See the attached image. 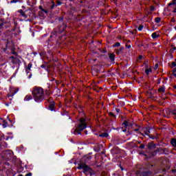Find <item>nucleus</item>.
I'll return each mask as SVG.
<instances>
[{"label": "nucleus", "mask_w": 176, "mask_h": 176, "mask_svg": "<svg viewBox=\"0 0 176 176\" xmlns=\"http://www.w3.org/2000/svg\"><path fill=\"white\" fill-rule=\"evenodd\" d=\"M32 94L35 101H42L45 98V91L42 87H34Z\"/></svg>", "instance_id": "1"}, {"label": "nucleus", "mask_w": 176, "mask_h": 176, "mask_svg": "<svg viewBox=\"0 0 176 176\" xmlns=\"http://www.w3.org/2000/svg\"><path fill=\"white\" fill-rule=\"evenodd\" d=\"M78 170H83V173H91V168L89 166L84 163L83 161H80V164H78V166L77 167Z\"/></svg>", "instance_id": "2"}, {"label": "nucleus", "mask_w": 176, "mask_h": 176, "mask_svg": "<svg viewBox=\"0 0 176 176\" xmlns=\"http://www.w3.org/2000/svg\"><path fill=\"white\" fill-rule=\"evenodd\" d=\"M80 122V124L78 125V127L75 129V133H77V134H80V132L85 130L87 126L86 120L85 118H81Z\"/></svg>", "instance_id": "3"}, {"label": "nucleus", "mask_w": 176, "mask_h": 176, "mask_svg": "<svg viewBox=\"0 0 176 176\" xmlns=\"http://www.w3.org/2000/svg\"><path fill=\"white\" fill-rule=\"evenodd\" d=\"M12 156H13V151L10 150H7L3 153V157L6 160H10V159H12Z\"/></svg>", "instance_id": "4"}, {"label": "nucleus", "mask_w": 176, "mask_h": 176, "mask_svg": "<svg viewBox=\"0 0 176 176\" xmlns=\"http://www.w3.org/2000/svg\"><path fill=\"white\" fill-rule=\"evenodd\" d=\"M59 34H61V32H64L65 31V28H67V25L65 23H63L61 25L58 27Z\"/></svg>", "instance_id": "5"}, {"label": "nucleus", "mask_w": 176, "mask_h": 176, "mask_svg": "<svg viewBox=\"0 0 176 176\" xmlns=\"http://www.w3.org/2000/svg\"><path fill=\"white\" fill-rule=\"evenodd\" d=\"M10 58H12V63L14 64H20V63H21V61L20 60V59H19V58H16L14 56H11Z\"/></svg>", "instance_id": "6"}, {"label": "nucleus", "mask_w": 176, "mask_h": 176, "mask_svg": "<svg viewBox=\"0 0 176 176\" xmlns=\"http://www.w3.org/2000/svg\"><path fill=\"white\" fill-rule=\"evenodd\" d=\"M122 126H124L125 129L126 127H131V126H133V123L129 122L127 120H124V122L122 123Z\"/></svg>", "instance_id": "7"}, {"label": "nucleus", "mask_w": 176, "mask_h": 176, "mask_svg": "<svg viewBox=\"0 0 176 176\" xmlns=\"http://www.w3.org/2000/svg\"><path fill=\"white\" fill-rule=\"evenodd\" d=\"M147 148L148 149H155L156 148V144H153V142H150L147 144Z\"/></svg>", "instance_id": "8"}, {"label": "nucleus", "mask_w": 176, "mask_h": 176, "mask_svg": "<svg viewBox=\"0 0 176 176\" xmlns=\"http://www.w3.org/2000/svg\"><path fill=\"white\" fill-rule=\"evenodd\" d=\"M160 151H161V153H164L165 155H168V148H160Z\"/></svg>", "instance_id": "9"}, {"label": "nucleus", "mask_w": 176, "mask_h": 176, "mask_svg": "<svg viewBox=\"0 0 176 176\" xmlns=\"http://www.w3.org/2000/svg\"><path fill=\"white\" fill-rule=\"evenodd\" d=\"M170 144H171L172 146H174L175 148H176V139L175 138H171L170 139Z\"/></svg>", "instance_id": "10"}, {"label": "nucleus", "mask_w": 176, "mask_h": 176, "mask_svg": "<svg viewBox=\"0 0 176 176\" xmlns=\"http://www.w3.org/2000/svg\"><path fill=\"white\" fill-rule=\"evenodd\" d=\"M145 67L146 68V69H145L146 74L147 75H149V72H152V69L148 68V65H146Z\"/></svg>", "instance_id": "11"}, {"label": "nucleus", "mask_w": 176, "mask_h": 176, "mask_svg": "<svg viewBox=\"0 0 176 176\" xmlns=\"http://www.w3.org/2000/svg\"><path fill=\"white\" fill-rule=\"evenodd\" d=\"M109 57L111 61H115V54H109Z\"/></svg>", "instance_id": "12"}, {"label": "nucleus", "mask_w": 176, "mask_h": 176, "mask_svg": "<svg viewBox=\"0 0 176 176\" xmlns=\"http://www.w3.org/2000/svg\"><path fill=\"white\" fill-rule=\"evenodd\" d=\"M49 108H50V111H54V102H52L50 104Z\"/></svg>", "instance_id": "13"}, {"label": "nucleus", "mask_w": 176, "mask_h": 176, "mask_svg": "<svg viewBox=\"0 0 176 176\" xmlns=\"http://www.w3.org/2000/svg\"><path fill=\"white\" fill-rule=\"evenodd\" d=\"M159 36H160V35L157 34L156 32L152 34V38L153 39H156V38H159Z\"/></svg>", "instance_id": "14"}, {"label": "nucleus", "mask_w": 176, "mask_h": 176, "mask_svg": "<svg viewBox=\"0 0 176 176\" xmlns=\"http://www.w3.org/2000/svg\"><path fill=\"white\" fill-rule=\"evenodd\" d=\"M151 133V131L149 129V128H146L144 130V134H146V135H149V133Z\"/></svg>", "instance_id": "15"}, {"label": "nucleus", "mask_w": 176, "mask_h": 176, "mask_svg": "<svg viewBox=\"0 0 176 176\" xmlns=\"http://www.w3.org/2000/svg\"><path fill=\"white\" fill-rule=\"evenodd\" d=\"M159 93H164L166 91L164 87H162L158 89Z\"/></svg>", "instance_id": "16"}, {"label": "nucleus", "mask_w": 176, "mask_h": 176, "mask_svg": "<svg viewBox=\"0 0 176 176\" xmlns=\"http://www.w3.org/2000/svg\"><path fill=\"white\" fill-rule=\"evenodd\" d=\"M122 50H123V47H121L119 50H116V54H120V52H122Z\"/></svg>", "instance_id": "17"}, {"label": "nucleus", "mask_w": 176, "mask_h": 176, "mask_svg": "<svg viewBox=\"0 0 176 176\" xmlns=\"http://www.w3.org/2000/svg\"><path fill=\"white\" fill-rule=\"evenodd\" d=\"M19 12L21 14V16H23V17H25V12H24V11H23V10H20L19 11Z\"/></svg>", "instance_id": "18"}, {"label": "nucleus", "mask_w": 176, "mask_h": 176, "mask_svg": "<svg viewBox=\"0 0 176 176\" xmlns=\"http://www.w3.org/2000/svg\"><path fill=\"white\" fill-rule=\"evenodd\" d=\"M155 23H160L162 21V18L160 17H156L155 19Z\"/></svg>", "instance_id": "19"}, {"label": "nucleus", "mask_w": 176, "mask_h": 176, "mask_svg": "<svg viewBox=\"0 0 176 176\" xmlns=\"http://www.w3.org/2000/svg\"><path fill=\"white\" fill-rule=\"evenodd\" d=\"M108 135H109L108 133H103L100 135V137L107 138V137H108Z\"/></svg>", "instance_id": "20"}, {"label": "nucleus", "mask_w": 176, "mask_h": 176, "mask_svg": "<svg viewBox=\"0 0 176 176\" xmlns=\"http://www.w3.org/2000/svg\"><path fill=\"white\" fill-rule=\"evenodd\" d=\"M119 46H120V43L117 42L113 45V47H119Z\"/></svg>", "instance_id": "21"}, {"label": "nucleus", "mask_w": 176, "mask_h": 176, "mask_svg": "<svg viewBox=\"0 0 176 176\" xmlns=\"http://www.w3.org/2000/svg\"><path fill=\"white\" fill-rule=\"evenodd\" d=\"M157 152H161L160 148H158V149L154 151L153 152V156H155V155L156 153H157Z\"/></svg>", "instance_id": "22"}, {"label": "nucleus", "mask_w": 176, "mask_h": 176, "mask_svg": "<svg viewBox=\"0 0 176 176\" xmlns=\"http://www.w3.org/2000/svg\"><path fill=\"white\" fill-rule=\"evenodd\" d=\"M21 0H12L10 3H17V2H20Z\"/></svg>", "instance_id": "23"}, {"label": "nucleus", "mask_w": 176, "mask_h": 176, "mask_svg": "<svg viewBox=\"0 0 176 176\" xmlns=\"http://www.w3.org/2000/svg\"><path fill=\"white\" fill-rule=\"evenodd\" d=\"M56 35H57V31H54L52 32L51 36H56Z\"/></svg>", "instance_id": "24"}, {"label": "nucleus", "mask_w": 176, "mask_h": 176, "mask_svg": "<svg viewBox=\"0 0 176 176\" xmlns=\"http://www.w3.org/2000/svg\"><path fill=\"white\" fill-rule=\"evenodd\" d=\"M109 116H112L113 118H116V116H115V114H113V113H112V112H109Z\"/></svg>", "instance_id": "25"}, {"label": "nucleus", "mask_w": 176, "mask_h": 176, "mask_svg": "<svg viewBox=\"0 0 176 176\" xmlns=\"http://www.w3.org/2000/svg\"><path fill=\"white\" fill-rule=\"evenodd\" d=\"M143 28H144V25H140L139 26V28H138V30H139V31H142Z\"/></svg>", "instance_id": "26"}, {"label": "nucleus", "mask_w": 176, "mask_h": 176, "mask_svg": "<svg viewBox=\"0 0 176 176\" xmlns=\"http://www.w3.org/2000/svg\"><path fill=\"white\" fill-rule=\"evenodd\" d=\"M170 113H172V115H176V109L170 111Z\"/></svg>", "instance_id": "27"}, {"label": "nucleus", "mask_w": 176, "mask_h": 176, "mask_svg": "<svg viewBox=\"0 0 176 176\" xmlns=\"http://www.w3.org/2000/svg\"><path fill=\"white\" fill-rule=\"evenodd\" d=\"M3 126L6 127L8 122H6V121H5V120H3Z\"/></svg>", "instance_id": "28"}, {"label": "nucleus", "mask_w": 176, "mask_h": 176, "mask_svg": "<svg viewBox=\"0 0 176 176\" xmlns=\"http://www.w3.org/2000/svg\"><path fill=\"white\" fill-rule=\"evenodd\" d=\"M3 28V23H1L0 24V34L2 32V31H1V30H2Z\"/></svg>", "instance_id": "29"}, {"label": "nucleus", "mask_w": 176, "mask_h": 176, "mask_svg": "<svg viewBox=\"0 0 176 176\" xmlns=\"http://www.w3.org/2000/svg\"><path fill=\"white\" fill-rule=\"evenodd\" d=\"M150 10H151V12H153V10H155V7L153 6H151L150 8Z\"/></svg>", "instance_id": "30"}, {"label": "nucleus", "mask_w": 176, "mask_h": 176, "mask_svg": "<svg viewBox=\"0 0 176 176\" xmlns=\"http://www.w3.org/2000/svg\"><path fill=\"white\" fill-rule=\"evenodd\" d=\"M171 65H172V67H176V63L172 62Z\"/></svg>", "instance_id": "31"}, {"label": "nucleus", "mask_w": 176, "mask_h": 176, "mask_svg": "<svg viewBox=\"0 0 176 176\" xmlns=\"http://www.w3.org/2000/svg\"><path fill=\"white\" fill-rule=\"evenodd\" d=\"M140 148L141 149H144V148H145V145L141 144L140 146Z\"/></svg>", "instance_id": "32"}, {"label": "nucleus", "mask_w": 176, "mask_h": 176, "mask_svg": "<svg viewBox=\"0 0 176 176\" xmlns=\"http://www.w3.org/2000/svg\"><path fill=\"white\" fill-rule=\"evenodd\" d=\"M25 176H32V173H29L26 174Z\"/></svg>", "instance_id": "33"}, {"label": "nucleus", "mask_w": 176, "mask_h": 176, "mask_svg": "<svg viewBox=\"0 0 176 176\" xmlns=\"http://www.w3.org/2000/svg\"><path fill=\"white\" fill-rule=\"evenodd\" d=\"M176 4V0H173L172 1V5H175Z\"/></svg>", "instance_id": "34"}, {"label": "nucleus", "mask_w": 176, "mask_h": 176, "mask_svg": "<svg viewBox=\"0 0 176 176\" xmlns=\"http://www.w3.org/2000/svg\"><path fill=\"white\" fill-rule=\"evenodd\" d=\"M126 47H127L128 49H130L131 47V45H126Z\"/></svg>", "instance_id": "35"}, {"label": "nucleus", "mask_w": 176, "mask_h": 176, "mask_svg": "<svg viewBox=\"0 0 176 176\" xmlns=\"http://www.w3.org/2000/svg\"><path fill=\"white\" fill-rule=\"evenodd\" d=\"M157 67H159V64H155V69H157Z\"/></svg>", "instance_id": "36"}, {"label": "nucleus", "mask_w": 176, "mask_h": 176, "mask_svg": "<svg viewBox=\"0 0 176 176\" xmlns=\"http://www.w3.org/2000/svg\"><path fill=\"white\" fill-rule=\"evenodd\" d=\"M171 22H172V23H175V19H174V18H172Z\"/></svg>", "instance_id": "37"}, {"label": "nucleus", "mask_w": 176, "mask_h": 176, "mask_svg": "<svg viewBox=\"0 0 176 176\" xmlns=\"http://www.w3.org/2000/svg\"><path fill=\"white\" fill-rule=\"evenodd\" d=\"M142 57H143L142 55H140L139 56V60H142Z\"/></svg>", "instance_id": "38"}, {"label": "nucleus", "mask_w": 176, "mask_h": 176, "mask_svg": "<svg viewBox=\"0 0 176 176\" xmlns=\"http://www.w3.org/2000/svg\"><path fill=\"white\" fill-rule=\"evenodd\" d=\"M57 5H61V1H57Z\"/></svg>", "instance_id": "39"}, {"label": "nucleus", "mask_w": 176, "mask_h": 176, "mask_svg": "<svg viewBox=\"0 0 176 176\" xmlns=\"http://www.w3.org/2000/svg\"><path fill=\"white\" fill-rule=\"evenodd\" d=\"M12 54H17V53L16 52H14V51H12Z\"/></svg>", "instance_id": "40"}, {"label": "nucleus", "mask_w": 176, "mask_h": 176, "mask_svg": "<svg viewBox=\"0 0 176 176\" xmlns=\"http://www.w3.org/2000/svg\"><path fill=\"white\" fill-rule=\"evenodd\" d=\"M172 75H173V76H175V78H176V74H175V72H173V73L172 74Z\"/></svg>", "instance_id": "41"}, {"label": "nucleus", "mask_w": 176, "mask_h": 176, "mask_svg": "<svg viewBox=\"0 0 176 176\" xmlns=\"http://www.w3.org/2000/svg\"><path fill=\"white\" fill-rule=\"evenodd\" d=\"M116 112H120V109H116Z\"/></svg>", "instance_id": "42"}, {"label": "nucleus", "mask_w": 176, "mask_h": 176, "mask_svg": "<svg viewBox=\"0 0 176 176\" xmlns=\"http://www.w3.org/2000/svg\"><path fill=\"white\" fill-rule=\"evenodd\" d=\"M122 131H124V133H126V131H127V129H124V130H122Z\"/></svg>", "instance_id": "43"}, {"label": "nucleus", "mask_w": 176, "mask_h": 176, "mask_svg": "<svg viewBox=\"0 0 176 176\" xmlns=\"http://www.w3.org/2000/svg\"><path fill=\"white\" fill-rule=\"evenodd\" d=\"M120 168L122 170V171H123L124 169L123 168V166H120Z\"/></svg>", "instance_id": "44"}, {"label": "nucleus", "mask_w": 176, "mask_h": 176, "mask_svg": "<svg viewBox=\"0 0 176 176\" xmlns=\"http://www.w3.org/2000/svg\"><path fill=\"white\" fill-rule=\"evenodd\" d=\"M172 171H173V173H175L176 170L175 169H173Z\"/></svg>", "instance_id": "45"}, {"label": "nucleus", "mask_w": 176, "mask_h": 176, "mask_svg": "<svg viewBox=\"0 0 176 176\" xmlns=\"http://www.w3.org/2000/svg\"><path fill=\"white\" fill-rule=\"evenodd\" d=\"M173 12L176 13V8L174 9Z\"/></svg>", "instance_id": "46"}, {"label": "nucleus", "mask_w": 176, "mask_h": 176, "mask_svg": "<svg viewBox=\"0 0 176 176\" xmlns=\"http://www.w3.org/2000/svg\"><path fill=\"white\" fill-rule=\"evenodd\" d=\"M171 5H173V3H170L168 4V6H171Z\"/></svg>", "instance_id": "47"}, {"label": "nucleus", "mask_w": 176, "mask_h": 176, "mask_svg": "<svg viewBox=\"0 0 176 176\" xmlns=\"http://www.w3.org/2000/svg\"><path fill=\"white\" fill-rule=\"evenodd\" d=\"M53 8H54V4H53L51 7L52 9H53Z\"/></svg>", "instance_id": "48"}, {"label": "nucleus", "mask_w": 176, "mask_h": 176, "mask_svg": "<svg viewBox=\"0 0 176 176\" xmlns=\"http://www.w3.org/2000/svg\"><path fill=\"white\" fill-rule=\"evenodd\" d=\"M30 68H31V65L29 64L28 69H30Z\"/></svg>", "instance_id": "49"}, {"label": "nucleus", "mask_w": 176, "mask_h": 176, "mask_svg": "<svg viewBox=\"0 0 176 176\" xmlns=\"http://www.w3.org/2000/svg\"><path fill=\"white\" fill-rule=\"evenodd\" d=\"M173 72H176V67L173 69Z\"/></svg>", "instance_id": "50"}, {"label": "nucleus", "mask_w": 176, "mask_h": 176, "mask_svg": "<svg viewBox=\"0 0 176 176\" xmlns=\"http://www.w3.org/2000/svg\"><path fill=\"white\" fill-rule=\"evenodd\" d=\"M138 129H134V131H138Z\"/></svg>", "instance_id": "51"}, {"label": "nucleus", "mask_w": 176, "mask_h": 176, "mask_svg": "<svg viewBox=\"0 0 176 176\" xmlns=\"http://www.w3.org/2000/svg\"><path fill=\"white\" fill-rule=\"evenodd\" d=\"M163 173H166V169L162 170Z\"/></svg>", "instance_id": "52"}, {"label": "nucleus", "mask_w": 176, "mask_h": 176, "mask_svg": "<svg viewBox=\"0 0 176 176\" xmlns=\"http://www.w3.org/2000/svg\"><path fill=\"white\" fill-rule=\"evenodd\" d=\"M61 20H63V18L59 19V21H61Z\"/></svg>", "instance_id": "53"}, {"label": "nucleus", "mask_w": 176, "mask_h": 176, "mask_svg": "<svg viewBox=\"0 0 176 176\" xmlns=\"http://www.w3.org/2000/svg\"><path fill=\"white\" fill-rule=\"evenodd\" d=\"M80 3H83V1H80Z\"/></svg>", "instance_id": "54"}, {"label": "nucleus", "mask_w": 176, "mask_h": 176, "mask_svg": "<svg viewBox=\"0 0 176 176\" xmlns=\"http://www.w3.org/2000/svg\"><path fill=\"white\" fill-rule=\"evenodd\" d=\"M140 46H144V43H142V44L140 45Z\"/></svg>", "instance_id": "55"}, {"label": "nucleus", "mask_w": 176, "mask_h": 176, "mask_svg": "<svg viewBox=\"0 0 176 176\" xmlns=\"http://www.w3.org/2000/svg\"><path fill=\"white\" fill-rule=\"evenodd\" d=\"M173 87H174V89H176V85H175Z\"/></svg>", "instance_id": "56"}, {"label": "nucleus", "mask_w": 176, "mask_h": 176, "mask_svg": "<svg viewBox=\"0 0 176 176\" xmlns=\"http://www.w3.org/2000/svg\"><path fill=\"white\" fill-rule=\"evenodd\" d=\"M6 164H7L8 166H9V163H6Z\"/></svg>", "instance_id": "57"}, {"label": "nucleus", "mask_w": 176, "mask_h": 176, "mask_svg": "<svg viewBox=\"0 0 176 176\" xmlns=\"http://www.w3.org/2000/svg\"><path fill=\"white\" fill-rule=\"evenodd\" d=\"M104 53H107V51H104Z\"/></svg>", "instance_id": "58"}, {"label": "nucleus", "mask_w": 176, "mask_h": 176, "mask_svg": "<svg viewBox=\"0 0 176 176\" xmlns=\"http://www.w3.org/2000/svg\"><path fill=\"white\" fill-rule=\"evenodd\" d=\"M19 176H23V175H19Z\"/></svg>", "instance_id": "59"}, {"label": "nucleus", "mask_w": 176, "mask_h": 176, "mask_svg": "<svg viewBox=\"0 0 176 176\" xmlns=\"http://www.w3.org/2000/svg\"><path fill=\"white\" fill-rule=\"evenodd\" d=\"M88 159H91V157H89Z\"/></svg>", "instance_id": "60"}, {"label": "nucleus", "mask_w": 176, "mask_h": 176, "mask_svg": "<svg viewBox=\"0 0 176 176\" xmlns=\"http://www.w3.org/2000/svg\"><path fill=\"white\" fill-rule=\"evenodd\" d=\"M175 119H176V117H175Z\"/></svg>", "instance_id": "61"}, {"label": "nucleus", "mask_w": 176, "mask_h": 176, "mask_svg": "<svg viewBox=\"0 0 176 176\" xmlns=\"http://www.w3.org/2000/svg\"><path fill=\"white\" fill-rule=\"evenodd\" d=\"M175 119H176V117H175Z\"/></svg>", "instance_id": "62"}]
</instances>
